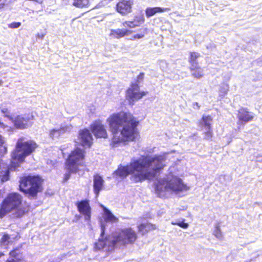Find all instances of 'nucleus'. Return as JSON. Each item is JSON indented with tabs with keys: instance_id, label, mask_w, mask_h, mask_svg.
Wrapping results in <instances>:
<instances>
[{
	"instance_id": "f257e3e1",
	"label": "nucleus",
	"mask_w": 262,
	"mask_h": 262,
	"mask_svg": "<svg viewBox=\"0 0 262 262\" xmlns=\"http://www.w3.org/2000/svg\"><path fill=\"white\" fill-rule=\"evenodd\" d=\"M165 159L163 156H142L130 162L126 166L119 167L114 174L121 178L131 174L130 180L139 182L155 178L164 165Z\"/></svg>"
},
{
	"instance_id": "f03ea898",
	"label": "nucleus",
	"mask_w": 262,
	"mask_h": 262,
	"mask_svg": "<svg viewBox=\"0 0 262 262\" xmlns=\"http://www.w3.org/2000/svg\"><path fill=\"white\" fill-rule=\"evenodd\" d=\"M113 135V144L125 141H133L137 136L138 121L130 113L121 112L111 115L107 119Z\"/></svg>"
},
{
	"instance_id": "7ed1b4c3",
	"label": "nucleus",
	"mask_w": 262,
	"mask_h": 262,
	"mask_svg": "<svg viewBox=\"0 0 262 262\" xmlns=\"http://www.w3.org/2000/svg\"><path fill=\"white\" fill-rule=\"evenodd\" d=\"M36 144L32 141L24 142L19 139L16 143L15 150L11 154L12 161L8 165L0 160V179L5 182L9 179L10 171H17L25 158L30 155L36 148Z\"/></svg>"
},
{
	"instance_id": "20e7f679",
	"label": "nucleus",
	"mask_w": 262,
	"mask_h": 262,
	"mask_svg": "<svg viewBox=\"0 0 262 262\" xmlns=\"http://www.w3.org/2000/svg\"><path fill=\"white\" fill-rule=\"evenodd\" d=\"M101 238L95 244V249L101 250L106 248V250H112L117 244L125 245L133 244L137 238V234L132 228H125L113 236H108L103 238L105 231V226L101 223Z\"/></svg>"
},
{
	"instance_id": "39448f33",
	"label": "nucleus",
	"mask_w": 262,
	"mask_h": 262,
	"mask_svg": "<svg viewBox=\"0 0 262 262\" xmlns=\"http://www.w3.org/2000/svg\"><path fill=\"white\" fill-rule=\"evenodd\" d=\"M188 188L180 178L169 173L166 178L158 181L155 191L159 197L163 198L166 195V192L178 193L183 190H187Z\"/></svg>"
},
{
	"instance_id": "423d86ee",
	"label": "nucleus",
	"mask_w": 262,
	"mask_h": 262,
	"mask_svg": "<svg viewBox=\"0 0 262 262\" xmlns=\"http://www.w3.org/2000/svg\"><path fill=\"white\" fill-rule=\"evenodd\" d=\"M22 201L21 196L17 193L9 194L4 200L0 208V217H3L6 214L13 212L16 217L21 216L25 211L20 209Z\"/></svg>"
},
{
	"instance_id": "0eeeda50",
	"label": "nucleus",
	"mask_w": 262,
	"mask_h": 262,
	"mask_svg": "<svg viewBox=\"0 0 262 262\" xmlns=\"http://www.w3.org/2000/svg\"><path fill=\"white\" fill-rule=\"evenodd\" d=\"M19 182L20 190L29 198H35L37 193L42 191V180L38 176L23 177Z\"/></svg>"
},
{
	"instance_id": "6e6552de",
	"label": "nucleus",
	"mask_w": 262,
	"mask_h": 262,
	"mask_svg": "<svg viewBox=\"0 0 262 262\" xmlns=\"http://www.w3.org/2000/svg\"><path fill=\"white\" fill-rule=\"evenodd\" d=\"M84 150L77 148L69 156L66 162L67 172L64 174V181H67L71 177V174L78 171V166L82 165L84 157Z\"/></svg>"
},
{
	"instance_id": "1a4fd4ad",
	"label": "nucleus",
	"mask_w": 262,
	"mask_h": 262,
	"mask_svg": "<svg viewBox=\"0 0 262 262\" xmlns=\"http://www.w3.org/2000/svg\"><path fill=\"white\" fill-rule=\"evenodd\" d=\"M144 76V73H141L137 77V82L138 83H133L126 91V99L131 105H133L136 101L142 98L143 96L146 95L147 93V92H140L138 85V84L143 81Z\"/></svg>"
},
{
	"instance_id": "9d476101",
	"label": "nucleus",
	"mask_w": 262,
	"mask_h": 262,
	"mask_svg": "<svg viewBox=\"0 0 262 262\" xmlns=\"http://www.w3.org/2000/svg\"><path fill=\"white\" fill-rule=\"evenodd\" d=\"M212 118L210 116L203 115L202 119L199 122V126L203 132L204 139L209 140L212 137V130L211 129V123Z\"/></svg>"
},
{
	"instance_id": "9b49d317",
	"label": "nucleus",
	"mask_w": 262,
	"mask_h": 262,
	"mask_svg": "<svg viewBox=\"0 0 262 262\" xmlns=\"http://www.w3.org/2000/svg\"><path fill=\"white\" fill-rule=\"evenodd\" d=\"M33 118L31 115H18L12 121L17 128L24 129L32 125Z\"/></svg>"
},
{
	"instance_id": "f8f14e48",
	"label": "nucleus",
	"mask_w": 262,
	"mask_h": 262,
	"mask_svg": "<svg viewBox=\"0 0 262 262\" xmlns=\"http://www.w3.org/2000/svg\"><path fill=\"white\" fill-rule=\"evenodd\" d=\"M78 211L84 216L85 221H89L91 216V208L89 201L82 200L76 203Z\"/></svg>"
},
{
	"instance_id": "ddd939ff",
	"label": "nucleus",
	"mask_w": 262,
	"mask_h": 262,
	"mask_svg": "<svg viewBox=\"0 0 262 262\" xmlns=\"http://www.w3.org/2000/svg\"><path fill=\"white\" fill-rule=\"evenodd\" d=\"M133 2L131 0H121L116 6V11L122 15H125L130 13Z\"/></svg>"
},
{
	"instance_id": "4468645a",
	"label": "nucleus",
	"mask_w": 262,
	"mask_h": 262,
	"mask_svg": "<svg viewBox=\"0 0 262 262\" xmlns=\"http://www.w3.org/2000/svg\"><path fill=\"white\" fill-rule=\"evenodd\" d=\"M92 133L97 138H107V133L104 125L100 120L96 121L91 127Z\"/></svg>"
},
{
	"instance_id": "2eb2a0df",
	"label": "nucleus",
	"mask_w": 262,
	"mask_h": 262,
	"mask_svg": "<svg viewBox=\"0 0 262 262\" xmlns=\"http://www.w3.org/2000/svg\"><path fill=\"white\" fill-rule=\"evenodd\" d=\"M254 117V114L248 111L247 108H241L238 111L237 118L242 124L252 121Z\"/></svg>"
},
{
	"instance_id": "dca6fc26",
	"label": "nucleus",
	"mask_w": 262,
	"mask_h": 262,
	"mask_svg": "<svg viewBox=\"0 0 262 262\" xmlns=\"http://www.w3.org/2000/svg\"><path fill=\"white\" fill-rule=\"evenodd\" d=\"M79 143L83 146L90 147L93 140L90 131L87 129L81 130L79 133Z\"/></svg>"
},
{
	"instance_id": "f3484780",
	"label": "nucleus",
	"mask_w": 262,
	"mask_h": 262,
	"mask_svg": "<svg viewBox=\"0 0 262 262\" xmlns=\"http://www.w3.org/2000/svg\"><path fill=\"white\" fill-rule=\"evenodd\" d=\"M72 129V126L71 125L64 126L59 129H53L50 131L49 136L53 139H57L63 134L70 132Z\"/></svg>"
},
{
	"instance_id": "a211bd4d",
	"label": "nucleus",
	"mask_w": 262,
	"mask_h": 262,
	"mask_svg": "<svg viewBox=\"0 0 262 262\" xmlns=\"http://www.w3.org/2000/svg\"><path fill=\"white\" fill-rule=\"evenodd\" d=\"M93 181L94 191L96 195L98 196L100 191L102 189L104 182L102 177L98 174H96L94 176Z\"/></svg>"
},
{
	"instance_id": "6ab92c4d",
	"label": "nucleus",
	"mask_w": 262,
	"mask_h": 262,
	"mask_svg": "<svg viewBox=\"0 0 262 262\" xmlns=\"http://www.w3.org/2000/svg\"><path fill=\"white\" fill-rule=\"evenodd\" d=\"M170 10L168 8H161V7H148L146 9L145 13L147 17H150L157 13H161L163 12L169 11Z\"/></svg>"
},
{
	"instance_id": "aec40b11",
	"label": "nucleus",
	"mask_w": 262,
	"mask_h": 262,
	"mask_svg": "<svg viewBox=\"0 0 262 262\" xmlns=\"http://www.w3.org/2000/svg\"><path fill=\"white\" fill-rule=\"evenodd\" d=\"M130 32L127 29L111 30L110 36L115 38H120L128 35Z\"/></svg>"
},
{
	"instance_id": "412c9836",
	"label": "nucleus",
	"mask_w": 262,
	"mask_h": 262,
	"mask_svg": "<svg viewBox=\"0 0 262 262\" xmlns=\"http://www.w3.org/2000/svg\"><path fill=\"white\" fill-rule=\"evenodd\" d=\"M138 230L139 232L142 234V235H144L148 231L154 230L156 229V226L153 224H151L149 223H142L140 224L138 226Z\"/></svg>"
},
{
	"instance_id": "4be33fe9",
	"label": "nucleus",
	"mask_w": 262,
	"mask_h": 262,
	"mask_svg": "<svg viewBox=\"0 0 262 262\" xmlns=\"http://www.w3.org/2000/svg\"><path fill=\"white\" fill-rule=\"evenodd\" d=\"M104 217L105 221L112 223L117 222L118 219L107 208H104Z\"/></svg>"
},
{
	"instance_id": "5701e85b",
	"label": "nucleus",
	"mask_w": 262,
	"mask_h": 262,
	"mask_svg": "<svg viewBox=\"0 0 262 262\" xmlns=\"http://www.w3.org/2000/svg\"><path fill=\"white\" fill-rule=\"evenodd\" d=\"M73 6L78 8H89V0H73Z\"/></svg>"
},
{
	"instance_id": "b1692460",
	"label": "nucleus",
	"mask_w": 262,
	"mask_h": 262,
	"mask_svg": "<svg viewBox=\"0 0 262 262\" xmlns=\"http://www.w3.org/2000/svg\"><path fill=\"white\" fill-rule=\"evenodd\" d=\"M200 56V53L198 52H191L190 56L189 58V62L191 63V67H193L194 69L197 68L198 63L196 61L198 58Z\"/></svg>"
},
{
	"instance_id": "393cba45",
	"label": "nucleus",
	"mask_w": 262,
	"mask_h": 262,
	"mask_svg": "<svg viewBox=\"0 0 262 262\" xmlns=\"http://www.w3.org/2000/svg\"><path fill=\"white\" fill-rule=\"evenodd\" d=\"M190 70L192 75L195 78H200L203 75V70L200 67H199L198 66H197V68L195 69H194L193 67H191Z\"/></svg>"
},
{
	"instance_id": "a878e982",
	"label": "nucleus",
	"mask_w": 262,
	"mask_h": 262,
	"mask_svg": "<svg viewBox=\"0 0 262 262\" xmlns=\"http://www.w3.org/2000/svg\"><path fill=\"white\" fill-rule=\"evenodd\" d=\"M1 244L2 246H6L12 243V238L8 234H5L1 238Z\"/></svg>"
},
{
	"instance_id": "bb28decb",
	"label": "nucleus",
	"mask_w": 262,
	"mask_h": 262,
	"mask_svg": "<svg viewBox=\"0 0 262 262\" xmlns=\"http://www.w3.org/2000/svg\"><path fill=\"white\" fill-rule=\"evenodd\" d=\"M9 258H14L16 257H22L19 248H15V249L11 251L9 253Z\"/></svg>"
},
{
	"instance_id": "cd10ccee",
	"label": "nucleus",
	"mask_w": 262,
	"mask_h": 262,
	"mask_svg": "<svg viewBox=\"0 0 262 262\" xmlns=\"http://www.w3.org/2000/svg\"><path fill=\"white\" fill-rule=\"evenodd\" d=\"M0 109L3 114H4L5 117L9 118L10 120H12V118L9 116L10 112L8 111V108L6 107V106L5 104H2L0 105Z\"/></svg>"
},
{
	"instance_id": "c85d7f7f",
	"label": "nucleus",
	"mask_w": 262,
	"mask_h": 262,
	"mask_svg": "<svg viewBox=\"0 0 262 262\" xmlns=\"http://www.w3.org/2000/svg\"><path fill=\"white\" fill-rule=\"evenodd\" d=\"M214 235L217 238L219 239H221L222 238L223 234L219 225H216L215 226V228L214 231Z\"/></svg>"
},
{
	"instance_id": "c756f323",
	"label": "nucleus",
	"mask_w": 262,
	"mask_h": 262,
	"mask_svg": "<svg viewBox=\"0 0 262 262\" xmlns=\"http://www.w3.org/2000/svg\"><path fill=\"white\" fill-rule=\"evenodd\" d=\"M229 90V85L227 84H223L220 90V95L221 96H225Z\"/></svg>"
},
{
	"instance_id": "7c9ffc66",
	"label": "nucleus",
	"mask_w": 262,
	"mask_h": 262,
	"mask_svg": "<svg viewBox=\"0 0 262 262\" xmlns=\"http://www.w3.org/2000/svg\"><path fill=\"white\" fill-rule=\"evenodd\" d=\"M5 141L4 138L0 135V147H2L3 149L1 150V155H3L7 152V147L5 145H4Z\"/></svg>"
},
{
	"instance_id": "2f4dec72",
	"label": "nucleus",
	"mask_w": 262,
	"mask_h": 262,
	"mask_svg": "<svg viewBox=\"0 0 262 262\" xmlns=\"http://www.w3.org/2000/svg\"><path fill=\"white\" fill-rule=\"evenodd\" d=\"M172 225H177L184 229H187L188 227V224L185 223L183 221H179L176 222H172Z\"/></svg>"
},
{
	"instance_id": "473e14b6",
	"label": "nucleus",
	"mask_w": 262,
	"mask_h": 262,
	"mask_svg": "<svg viewBox=\"0 0 262 262\" xmlns=\"http://www.w3.org/2000/svg\"><path fill=\"white\" fill-rule=\"evenodd\" d=\"M6 262H23V257L8 258Z\"/></svg>"
},
{
	"instance_id": "72a5a7b5",
	"label": "nucleus",
	"mask_w": 262,
	"mask_h": 262,
	"mask_svg": "<svg viewBox=\"0 0 262 262\" xmlns=\"http://www.w3.org/2000/svg\"><path fill=\"white\" fill-rule=\"evenodd\" d=\"M20 25H21V23L19 22H14V23L10 24L9 25V27L10 28H13V29L18 28L20 26Z\"/></svg>"
},
{
	"instance_id": "f704fd0d",
	"label": "nucleus",
	"mask_w": 262,
	"mask_h": 262,
	"mask_svg": "<svg viewBox=\"0 0 262 262\" xmlns=\"http://www.w3.org/2000/svg\"><path fill=\"white\" fill-rule=\"evenodd\" d=\"M125 24L126 26L130 27V28H134L135 26V25L134 24V22L129 21L125 23Z\"/></svg>"
},
{
	"instance_id": "c9c22d12",
	"label": "nucleus",
	"mask_w": 262,
	"mask_h": 262,
	"mask_svg": "<svg viewBox=\"0 0 262 262\" xmlns=\"http://www.w3.org/2000/svg\"><path fill=\"white\" fill-rule=\"evenodd\" d=\"M0 127L3 128H7V130H9L10 127L7 125H5L3 122L0 121Z\"/></svg>"
},
{
	"instance_id": "e433bc0d",
	"label": "nucleus",
	"mask_w": 262,
	"mask_h": 262,
	"mask_svg": "<svg viewBox=\"0 0 262 262\" xmlns=\"http://www.w3.org/2000/svg\"><path fill=\"white\" fill-rule=\"evenodd\" d=\"M143 37V35L136 34L134 35L135 38L140 39V38H142Z\"/></svg>"
},
{
	"instance_id": "4c0bfd02",
	"label": "nucleus",
	"mask_w": 262,
	"mask_h": 262,
	"mask_svg": "<svg viewBox=\"0 0 262 262\" xmlns=\"http://www.w3.org/2000/svg\"><path fill=\"white\" fill-rule=\"evenodd\" d=\"M257 61L259 65L262 64V55L257 59Z\"/></svg>"
},
{
	"instance_id": "58836bf2",
	"label": "nucleus",
	"mask_w": 262,
	"mask_h": 262,
	"mask_svg": "<svg viewBox=\"0 0 262 262\" xmlns=\"http://www.w3.org/2000/svg\"><path fill=\"white\" fill-rule=\"evenodd\" d=\"M37 37H38V38L42 39H43V38L44 37V36H45V34H38L37 35Z\"/></svg>"
},
{
	"instance_id": "ea45409f",
	"label": "nucleus",
	"mask_w": 262,
	"mask_h": 262,
	"mask_svg": "<svg viewBox=\"0 0 262 262\" xmlns=\"http://www.w3.org/2000/svg\"><path fill=\"white\" fill-rule=\"evenodd\" d=\"M257 161L261 162L262 161V156H258L257 157Z\"/></svg>"
},
{
	"instance_id": "a19ab883",
	"label": "nucleus",
	"mask_w": 262,
	"mask_h": 262,
	"mask_svg": "<svg viewBox=\"0 0 262 262\" xmlns=\"http://www.w3.org/2000/svg\"><path fill=\"white\" fill-rule=\"evenodd\" d=\"M195 105L196 106H197L198 108H199L200 106H199V105L198 103H197V102H194V103H193V105Z\"/></svg>"
},
{
	"instance_id": "79ce46f5",
	"label": "nucleus",
	"mask_w": 262,
	"mask_h": 262,
	"mask_svg": "<svg viewBox=\"0 0 262 262\" xmlns=\"http://www.w3.org/2000/svg\"><path fill=\"white\" fill-rule=\"evenodd\" d=\"M4 5V4H3V3L0 4V9H2V8H3Z\"/></svg>"
},
{
	"instance_id": "37998d69",
	"label": "nucleus",
	"mask_w": 262,
	"mask_h": 262,
	"mask_svg": "<svg viewBox=\"0 0 262 262\" xmlns=\"http://www.w3.org/2000/svg\"><path fill=\"white\" fill-rule=\"evenodd\" d=\"M226 177V176L222 175V176H221L220 178V179H221L222 178H224V179Z\"/></svg>"
},
{
	"instance_id": "c03bdc74",
	"label": "nucleus",
	"mask_w": 262,
	"mask_h": 262,
	"mask_svg": "<svg viewBox=\"0 0 262 262\" xmlns=\"http://www.w3.org/2000/svg\"><path fill=\"white\" fill-rule=\"evenodd\" d=\"M4 254L2 253V252H0V257H2V256H3Z\"/></svg>"
},
{
	"instance_id": "a18cd8bd",
	"label": "nucleus",
	"mask_w": 262,
	"mask_h": 262,
	"mask_svg": "<svg viewBox=\"0 0 262 262\" xmlns=\"http://www.w3.org/2000/svg\"><path fill=\"white\" fill-rule=\"evenodd\" d=\"M3 83V81H0V85Z\"/></svg>"
}]
</instances>
